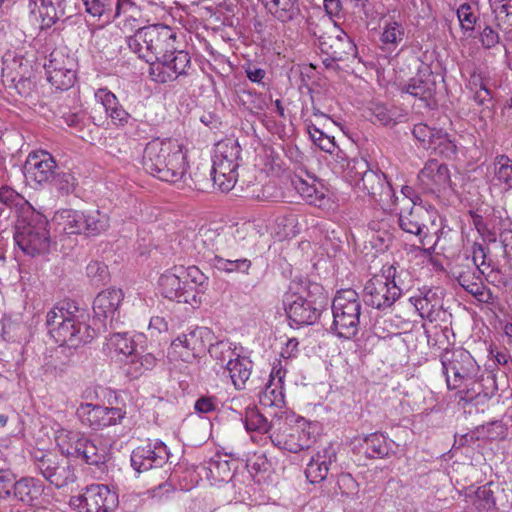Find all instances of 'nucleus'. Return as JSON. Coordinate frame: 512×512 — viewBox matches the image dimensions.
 <instances>
[{
    "label": "nucleus",
    "instance_id": "5701e85b",
    "mask_svg": "<svg viewBox=\"0 0 512 512\" xmlns=\"http://www.w3.org/2000/svg\"><path fill=\"white\" fill-rule=\"evenodd\" d=\"M214 340L215 335L211 329L207 327H194L179 335L172 342V346L175 348L182 346L190 351L192 356L199 357L208 350L211 342Z\"/></svg>",
    "mask_w": 512,
    "mask_h": 512
},
{
    "label": "nucleus",
    "instance_id": "c9c22d12",
    "mask_svg": "<svg viewBox=\"0 0 512 512\" xmlns=\"http://www.w3.org/2000/svg\"><path fill=\"white\" fill-rule=\"evenodd\" d=\"M55 221L66 234H84V212L62 209L55 214Z\"/></svg>",
    "mask_w": 512,
    "mask_h": 512
},
{
    "label": "nucleus",
    "instance_id": "0eeeda50",
    "mask_svg": "<svg viewBox=\"0 0 512 512\" xmlns=\"http://www.w3.org/2000/svg\"><path fill=\"white\" fill-rule=\"evenodd\" d=\"M331 331L339 338H354L362 324V303L354 289L339 290L332 301Z\"/></svg>",
    "mask_w": 512,
    "mask_h": 512
},
{
    "label": "nucleus",
    "instance_id": "f257e3e1",
    "mask_svg": "<svg viewBox=\"0 0 512 512\" xmlns=\"http://www.w3.org/2000/svg\"><path fill=\"white\" fill-rule=\"evenodd\" d=\"M177 33L169 26L153 24L138 28L127 37L129 49L149 63L154 82L167 83L187 74L191 65L188 52L176 46Z\"/></svg>",
    "mask_w": 512,
    "mask_h": 512
},
{
    "label": "nucleus",
    "instance_id": "20e7f679",
    "mask_svg": "<svg viewBox=\"0 0 512 512\" xmlns=\"http://www.w3.org/2000/svg\"><path fill=\"white\" fill-rule=\"evenodd\" d=\"M327 303L323 286L308 280L291 282L283 297V306L292 327L314 324Z\"/></svg>",
    "mask_w": 512,
    "mask_h": 512
},
{
    "label": "nucleus",
    "instance_id": "de8ad7c7",
    "mask_svg": "<svg viewBox=\"0 0 512 512\" xmlns=\"http://www.w3.org/2000/svg\"><path fill=\"white\" fill-rule=\"evenodd\" d=\"M181 273L185 274L187 288H192L193 293H204L208 287V277L205 276L198 267L190 266L185 271L181 268Z\"/></svg>",
    "mask_w": 512,
    "mask_h": 512
},
{
    "label": "nucleus",
    "instance_id": "473e14b6",
    "mask_svg": "<svg viewBox=\"0 0 512 512\" xmlns=\"http://www.w3.org/2000/svg\"><path fill=\"white\" fill-rule=\"evenodd\" d=\"M108 456V449L100 440L85 437L79 456H76V458L81 459L88 465L101 467L105 465Z\"/></svg>",
    "mask_w": 512,
    "mask_h": 512
},
{
    "label": "nucleus",
    "instance_id": "f3484780",
    "mask_svg": "<svg viewBox=\"0 0 512 512\" xmlns=\"http://www.w3.org/2000/svg\"><path fill=\"white\" fill-rule=\"evenodd\" d=\"M437 76L433 74L428 66H423L418 69L417 74L412 77L407 84L402 88L406 92L424 103L427 108H434L437 106L435 98L437 90Z\"/></svg>",
    "mask_w": 512,
    "mask_h": 512
},
{
    "label": "nucleus",
    "instance_id": "9d476101",
    "mask_svg": "<svg viewBox=\"0 0 512 512\" xmlns=\"http://www.w3.org/2000/svg\"><path fill=\"white\" fill-rule=\"evenodd\" d=\"M382 272L383 275L374 276L366 282L362 297L367 306L384 311L400 298L402 289L396 283V268L393 265Z\"/></svg>",
    "mask_w": 512,
    "mask_h": 512
},
{
    "label": "nucleus",
    "instance_id": "bb28decb",
    "mask_svg": "<svg viewBox=\"0 0 512 512\" xmlns=\"http://www.w3.org/2000/svg\"><path fill=\"white\" fill-rule=\"evenodd\" d=\"M159 286L165 298L179 303H191L195 301V293L192 288H187V281H182L178 274L166 272L159 278Z\"/></svg>",
    "mask_w": 512,
    "mask_h": 512
},
{
    "label": "nucleus",
    "instance_id": "e2e57ef3",
    "mask_svg": "<svg viewBox=\"0 0 512 512\" xmlns=\"http://www.w3.org/2000/svg\"><path fill=\"white\" fill-rule=\"evenodd\" d=\"M127 359L125 367L128 376L138 378L145 372L144 367L140 365L139 354L133 352L131 355L127 356Z\"/></svg>",
    "mask_w": 512,
    "mask_h": 512
},
{
    "label": "nucleus",
    "instance_id": "13d9d810",
    "mask_svg": "<svg viewBox=\"0 0 512 512\" xmlns=\"http://www.w3.org/2000/svg\"><path fill=\"white\" fill-rule=\"evenodd\" d=\"M435 131H438V128L430 127L424 123H418L414 125L412 134L425 149L429 150L434 136L436 135Z\"/></svg>",
    "mask_w": 512,
    "mask_h": 512
},
{
    "label": "nucleus",
    "instance_id": "774afa93",
    "mask_svg": "<svg viewBox=\"0 0 512 512\" xmlns=\"http://www.w3.org/2000/svg\"><path fill=\"white\" fill-rule=\"evenodd\" d=\"M197 413L206 414L216 410V398L212 396H201L194 405Z\"/></svg>",
    "mask_w": 512,
    "mask_h": 512
},
{
    "label": "nucleus",
    "instance_id": "1a4fd4ad",
    "mask_svg": "<svg viewBox=\"0 0 512 512\" xmlns=\"http://www.w3.org/2000/svg\"><path fill=\"white\" fill-rule=\"evenodd\" d=\"M447 387L459 389L470 380L478 379L480 366L473 356L463 348L444 350L440 356Z\"/></svg>",
    "mask_w": 512,
    "mask_h": 512
},
{
    "label": "nucleus",
    "instance_id": "7c9ffc66",
    "mask_svg": "<svg viewBox=\"0 0 512 512\" xmlns=\"http://www.w3.org/2000/svg\"><path fill=\"white\" fill-rule=\"evenodd\" d=\"M415 309L423 319L435 322L440 319L445 312L442 309L441 300L435 292L427 290L421 292L419 296L412 297Z\"/></svg>",
    "mask_w": 512,
    "mask_h": 512
},
{
    "label": "nucleus",
    "instance_id": "e433bc0d",
    "mask_svg": "<svg viewBox=\"0 0 512 512\" xmlns=\"http://www.w3.org/2000/svg\"><path fill=\"white\" fill-rule=\"evenodd\" d=\"M30 2L34 4L40 2L41 15L52 24L63 18H68L72 14L68 0H30Z\"/></svg>",
    "mask_w": 512,
    "mask_h": 512
},
{
    "label": "nucleus",
    "instance_id": "864d4df0",
    "mask_svg": "<svg viewBox=\"0 0 512 512\" xmlns=\"http://www.w3.org/2000/svg\"><path fill=\"white\" fill-rule=\"evenodd\" d=\"M49 182L62 194H69L75 188V178L70 172L56 170Z\"/></svg>",
    "mask_w": 512,
    "mask_h": 512
},
{
    "label": "nucleus",
    "instance_id": "69168bd1",
    "mask_svg": "<svg viewBox=\"0 0 512 512\" xmlns=\"http://www.w3.org/2000/svg\"><path fill=\"white\" fill-rule=\"evenodd\" d=\"M371 111L375 121L379 122L381 125L388 126L395 124L390 111L385 106L376 104Z\"/></svg>",
    "mask_w": 512,
    "mask_h": 512
},
{
    "label": "nucleus",
    "instance_id": "4be33fe9",
    "mask_svg": "<svg viewBox=\"0 0 512 512\" xmlns=\"http://www.w3.org/2000/svg\"><path fill=\"white\" fill-rule=\"evenodd\" d=\"M58 169L53 157L46 151L30 153L24 164V175L38 184L49 182Z\"/></svg>",
    "mask_w": 512,
    "mask_h": 512
},
{
    "label": "nucleus",
    "instance_id": "f03ea898",
    "mask_svg": "<svg viewBox=\"0 0 512 512\" xmlns=\"http://www.w3.org/2000/svg\"><path fill=\"white\" fill-rule=\"evenodd\" d=\"M89 317L87 310L69 301H63L47 312L48 333L59 347L44 357L41 367L44 375L57 376L66 371L71 359L64 346L77 348L93 340L95 330L88 324Z\"/></svg>",
    "mask_w": 512,
    "mask_h": 512
},
{
    "label": "nucleus",
    "instance_id": "2f4dec72",
    "mask_svg": "<svg viewBox=\"0 0 512 512\" xmlns=\"http://www.w3.org/2000/svg\"><path fill=\"white\" fill-rule=\"evenodd\" d=\"M54 438L62 454L76 458V456H79V451L81 450L85 436L79 431L69 430L59 426L54 431Z\"/></svg>",
    "mask_w": 512,
    "mask_h": 512
},
{
    "label": "nucleus",
    "instance_id": "bf43d9fd",
    "mask_svg": "<svg viewBox=\"0 0 512 512\" xmlns=\"http://www.w3.org/2000/svg\"><path fill=\"white\" fill-rule=\"evenodd\" d=\"M457 16L463 30L472 31L476 24V17L474 16L471 6L467 3L460 5L457 10Z\"/></svg>",
    "mask_w": 512,
    "mask_h": 512
},
{
    "label": "nucleus",
    "instance_id": "f8f14e48",
    "mask_svg": "<svg viewBox=\"0 0 512 512\" xmlns=\"http://www.w3.org/2000/svg\"><path fill=\"white\" fill-rule=\"evenodd\" d=\"M35 455V466L39 473L56 488H63L77 479L74 466L53 454L39 452Z\"/></svg>",
    "mask_w": 512,
    "mask_h": 512
},
{
    "label": "nucleus",
    "instance_id": "393cba45",
    "mask_svg": "<svg viewBox=\"0 0 512 512\" xmlns=\"http://www.w3.org/2000/svg\"><path fill=\"white\" fill-rule=\"evenodd\" d=\"M379 41L383 50H395L406 38L404 23L395 15L383 14L379 19Z\"/></svg>",
    "mask_w": 512,
    "mask_h": 512
},
{
    "label": "nucleus",
    "instance_id": "338daca9",
    "mask_svg": "<svg viewBox=\"0 0 512 512\" xmlns=\"http://www.w3.org/2000/svg\"><path fill=\"white\" fill-rule=\"evenodd\" d=\"M476 498L479 501L478 507L482 509H491L495 506L493 492L490 488L483 486L476 491Z\"/></svg>",
    "mask_w": 512,
    "mask_h": 512
},
{
    "label": "nucleus",
    "instance_id": "5fc2aeb1",
    "mask_svg": "<svg viewBox=\"0 0 512 512\" xmlns=\"http://www.w3.org/2000/svg\"><path fill=\"white\" fill-rule=\"evenodd\" d=\"M308 133L312 141L323 151L332 153L336 145L334 138L326 135L314 124L308 125Z\"/></svg>",
    "mask_w": 512,
    "mask_h": 512
},
{
    "label": "nucleus",
    "instance_id": "ddd939ff",
    "mask_svg": "<svg viewBox=\"0 0 512 512\" xmlns=\"http://www.w3.org/2000/svg\"><path fill=\"white\" fill-rule=\"evenodd\" d=\"M273 425L274 430L270 433V439L279 449L298 453L310 447L312 438L309 431L282 418H276Z\"/></svg>",
    "mask_w": 512,
    "mask_h": 512
},
{
    "label": "nucleus",
    "instance_id": "680f3d73",
    "mask_svg": "<svg viewBox=\"0 0 512 512\" xmlns=\"http://www.w3.org/2000/svg\"><path fill=\"white\" fill-rule=\"evenodd\" d=\"M478 27L481 29L479 32V40L484 48L490 49L499 43V34L491 26L485 25L482 28L481 25H479Z\"/></svg>",
    "mask_w": 512,
    "mask_h": 512
},
{
    "label": "nucleus",
    "instance_id": "3c124183",
    "mask_svg": "<svg viewBox=\"0 0 512 512\" xmlns=\"http://www.w3.org/2000/svg\"><path fill=\"white\" fill-rule=\"evenodd\" d=\"M47 80L58 90H68L76 81V69L58 70L47 76Z\"/></svg>",
    "mask_w": 512,
    "mask_h": 512
},
{
    "label": "nucleus",
    "instance_id": "dca6fc26",
    "mask_svg": "<svg viewBox=\"0 0 512 512\" xmlns=\"http://www.w3.org/2000/svg\"><path fill=\"white\" fill-rule=\"evenodd\" d=\"M123 298L121 289H108L98 293L93 302L95 319L102 322L105 328L109 320L110 329H117L120 323L119 308Z\"/></svg>",
    "mask_w": 512,
    "mask_h": 512
},
{
    "label": "nucleus",
    "instance_id": "6ab92c4d",
    "mask_svg": "<svg viewBox=\"0 0 512 512\" xmlns=\"http://www.w3.org/2000/svg\"><path fill=\"white\" fill-rule=\"evenodd\" d=\"M169 451L162 441L153 445L137 447L131 454V466L139 473L152 468L162 467L169 460Z\"/></svg>",
    "mask_w": 512,
    "mask_h": 512
},
{
    "label": "nucleus",
    "instance_id": "37998d69",
    "mask_svg": "<svg viewBox=\"0 0 512 512\" xmlns=\"http://www.w3.org/2000/svg\"><path fill=\"white\" fill-rule=\"evenodd\" d=\"M84 235L98 236L109 228V216L100 210L84 212Z\"/></svg>",
    "mask_w": 512,
    "mask_h": 512
},
{
    "label": "nucleus",
    "instance_id": "aec40b11",
    "mask_svg": "<svg viewBox=\"0 0 512 512\" xmlns=\"http://www.w3.org/2000/svg\"><path fill=\"white\" fill-rule=\"evenodd\" d=\"M418 179L427 193H436L451 187L449 169L436 159L428 160L419 172Z\"/></svg>",
    "mask_w": 512,
    "mask_h": 512
},
{
    "label": "nucleus",
    "instance_id": "052dcab7",
    "mask_svg": "<svg viewBox=\"0 0 512 512\" xmlns=\"http://www.w3.org/2000/svg\"><path fill=\"white\" fill-rule=\"evenodd\" d=\"M86 273L92 281L96 283H103L108 276V269L104 263L93 261L86 267Z\"/></svg>",
    "mask_w": 512,
    "mask_h": 512
},
{
    "label": "nucleus",
    "instance_id": "39448f33",
    "mask_svg": "<svg viewBox=\"0 0 512 512\" xmlns=\"http://www.w3.org/2000/svg\"><path fill=\"white\" fill-rule=\"evenodd\" d=\"M308 34L318 41L322 54L332 56L341 62L357 57L358 51L351 37L330 19L323 17L318 21L307 19Z\"/></svg>",
    "mask_w": 512,
    "mask_h": 512
},
{
    "label": "nucleus",
    "instance_id": "79ce46f5",
    "mask_svg": "<svg viewBox=\"0 0 512 512\" xmlns=\"http://www.w3.org/2000/svg\"><path fill=\"white\" fill-rule=\"evenodd\" d=\"M435 133L436 135L429 150L447 159L454 158L458 150L454 139L443 129H438Z\"/></svg>",
    "mask_w": 512,
    "mask_h": 512
},
{
    "label": "nucleus",
    "instance_id": "7ed1b4c3",
    "mask_svg": "<svg viewBox=\"0 0 512 512\" xmlns=\"http://www.w3.org/2000/svg\"><path fill=\"white\" fill-rule=\"evenodd\" d=\"M144 170L161 181H187L186 153L175 140L154 139L147 143L142 157Z\"/></svg>",
    "mask_w": 512,
    "mask_h": 512
},
{
    "label": "nucleus",
    "instance_id": "423d86ee",
    "mask_svg": "<svg viewBox=\"0 0 512 512\" xmlns=\"http://www.w3.org/2000/svg\"><path fill=\"white\" fill-rule=\"evenodd\" d=\"M48 225L47 218L35 210L18 215L14 233L16 244L32 257L48 253L51 245Z\"/></svg>",
    "mask_w": 512,
    "mask_h": 512
},
{
    "label": "nucleus",
    "instance_id": "a18cd8bd",
    "mask_svg": "<svg viewBox=\"0 0 512 512\" xmlns=\"http://www.w3.org/2000/svg\"><path fill=\"white\" fill-rule=\"evenodd\" d=\"M106 340L107 348L117 354L127 357L135 352L134 341L128 336L127 332H114Z\"/></svg>",
    "mask_w": 512,
    "mask_h": 512
},
{
    "label": "nucleus",
    "instance_id": "72a5a7b5",
    "mask_svg": "<svg viewBox=\"0 0 512 512\" xmlns=\"http://www.w3.org/2000/svg\"><path fill=\"white\" fill-rule=\"evenodd\" d=\"M43 492V486L39 480L34 478H21L18 481L12 480V495L19 501L31 505Z\"/></svg>",
    "mask_w": 512,
    "mask_h": 512
},
{
    "label": "nucleus",
    "instance_id": "c03bdc74",
    "mask_svg": "<svg viewBox=\"0 0 512 512\" xmlns=\"http://www.w3.org/2000/svg\"><path fill=\"white\" fill-rule=\"evenodd\" d=\"M0 202L10 209L14 208L19 215L29 213V210H34L23 196L8 186L0 188Z\"/></svg>",
    "mask_w": 512,
    "mask_h": 512
},
{
    "label": "nucleus",
    "instance_id": "c85d7f7f",
    "mask_svg": "<svg viewBox=\"0 0 512 512\" xmlns=\"http://www.w3.org/2000/svg\"><path fill=\"white\" fill-rule=\"evenodd\" d=\"M468 387L458 390L456 397L459 402L480 404L490 399L495 390H497L496 382L493 378H482L470 380Z\"/></svg>",
    "mask_w": 512,
    "mask_h": 512
},
{
    "label": "nucleus",
    "instance_id": "9b49d317",
    "mask_svg": "<svg viewBox=\"0 0 512 512\" xmlns=\"http://www.w3.org/2000/svg\"><path fill=\"white\" fill-rule=\"evenodd\" d=\"M351 169L355 170L356 185L366 191L376 202L381 205L395 203V192L384 173L370 169L365 160L354 161Z\"/></svg>",
    "mask_w": 512,
    "mask_h": 512
},
{
    "label": "nucleus",
    "instance_id": "4c0bfd02",
    "mask_svg": "<svg viewBox=\"0 0 512 512\" xmlns=\"http://www.w3.org/2000/svg\"><path fill=\"white\" fill-rule=\"evenodd\" d=\"M362 448L367 458L382 459L388 457L392 447L381 433H372L363 439Z\"/></svg>",
    "mask_w": 512,
    "mask_h": 512
},
{
    "label": "nucleus",
    "instance_id": "4468645a",
    "mask_svg": "<svg viewBox=\"0 0 512 512\" xmlns=\"http://www.w3.org/2000/svg\"><path fill=\"white\" fill-rule=\"evenodd\" d=\"M76 415L84 426L99 431L121 423L126 416V411L117 407L81 403L76 410Z\"/></svg>",
    "mask_w": 512,
    "mask_h": 512
},
{
    "label": "nucleus",
    "instance_id": "412c9836",
    "mask_svg": "<svg viewBox=\"0 0 512 512\" xmlns=\"http://www.w3.org/2000/svg\"><path fill=\"white\" fill-rule=\"evenodd\" d=\"M229 231L218 232L213 229H201L194 239V249L197 254L212 266L217 262L222 246L227 242Z\"/></svg>",
    "mask_w": 512,
    "mask_h": 512
},
{
    "label": "nucleus",
    "instance_id": "b1692460",
    "mask_svg": "<svg viewBox=\"0 0 512 512\" xmlns=\"http://www.w3.org/2000/svg\"><path fill=\"white\" fill-rule=\"evenodd\" d=\"M434 214L421 205H414L407 213L400 214L399 226L403 231L422 239L430 232L428 223L433 222Z\"/></svg>",
    "mask_w": 512,
    "mask_h": 512
},
{
    "label": "nucleus",
    "instance_id": "603ef678",
    "mask_svg": "<svg viewBox=\"0 0 512 512\" xmlns=\"http://www.w3.org/2000/svg\"><path fill=\"white\" fill-rule=\"evenodd\" d=\"M232 344L228 341H216L215 343L212 341L208 352L210 356L217 361L225 362L227 360L230 361V359H234L236 355H238L234 349H232Z\"/></svg>",
    "mask_w": 512,
    "mask_h": 512
},
{
    "label": "nucleus",
    "instance_id": "2eb2a0df",
    "mask_svg": "<svg viewBox=\"0 0 512 512\" xmlns=\"http://www.w3.org/2000/svg\"><path fill=\"white\" fill-rule=\"evenodd\" d=\"M117 502V495L104 484L87 486L83 493L71 499V503L80 512H109L116 507Z\"/></svg>",
    "mask_w": 512,
    "mask_h": 512
},
{
    "label": "nucleus",
    "instance_id": "0e129e2a",
    "mask_svg": "<svg viewBox=\"0 0 512 512\" xmlns=\"http://www.w3.org/2000/svg\"><path fill=\"white\" fill-rule=\"evenodd\" d=\"M284 374L285 373L282 372L281 369H278L275 373H274V371H272L270 374L271 379H270L269 384L266 386V390H265V396H267L268 394H271L274 396V399L270 400V404H273L277 398V395H275V393L278 388L282 387Z\"/></svg>",
    "mask_w": 512,
    "mask_h": 512
},
{
    "label": "nucleus",
    "instance_id": "6e6d98bb",
    "mask_svg": "<svg viewBox=\"0 0 512 512\" xmlns=\"http://www.w3.org/2000/svg\"><path fill=\"white\" fill-rule=\"evenodd\" d=\"M296 189L302 198L310 205H317L324 198V194L316 188L314 184H309L304 180H299Z\"/></svg>",
    "mask_w": 512,
    "mask_h": 512
},
{
    "label": "nucleus",
    "instance_id": "a211bd4d",
    "mask_svg": "<svg viewBox=\"0 0 512 512\" xmlns=\"http://www.w3.org/2000/svg\"><path fill=\"white\" fill-rule=\"evenodd\" d=\"M227 242L223 244L222 252H219L217 262L213 267L226 273H248L251 261L240 253V243L233 232L228 233Z\"/></svg>",
    "mask_w": 512,
    "mask_h": 512
},
{
    "label": "nucleus",
    "instance_id": "6e6552de",
    "mask_svg": "<svg viewBox=\"0 0 512 512\" xmlns=\"http://www.w3.org/2000/svg\"><path fill=\"white\" fill-rule=\"evenodd\" d=\"M240 152V145L233 139L215 145L211 175L214 185L222 192L230 191L237 182Z\"/></svg>",
    "mask_w": 512,
    "mask_h": 512
},
{
    "label": "nucleus",
    "instance_id": "c756f323",
    "mask_svg": "<svg viewBox=\"0 0 512 512\" xmlns=\"http://www.w3.org/2000/svg\"><path fill=\"white\" fill-rule=\"evenodd\" d=\"M473 268H477L492 284H505L506 280L501 271L494 265L488 255V248L481 243H474L472 246Z\"/></svg>",
    "mask_w": 512,
    "mask_h": 512
},
{
    "label": "nucleus",
    "instance_id": "8fccbe9b",
    "mask_svg": "<svg viewBox=\"0 0 512 512\" xmlns=\"http://www.w3.org/2000/svg\"><path fill=\"white\" fill-rule=\"evenodd\" d=\"M207 470L209 472V477L216 482H225L231 477L230 463L227 460H222L220 458L211 459L208 462Z\"/></svg>",
    "mask_w": 512,
    "mask_h": 512
},
{
    "label": "nucleus",
    "instance_id": "a878e982",
    "mask_svg": "<svg viewBox=\"0 0 512 512\" xmlns=\"http://www.w3.org/2000/svg\"><path fill=\"white\" fill-rule=\"evenodd\" d=\"M336 451L328 445L314 454L305 469V475L311 483H320L328 475L330 466L336 462Z\"/></svg>",
    "mask_w": 512,
    "mask_h": 512
},
{
    "label": "nucleus",
    "instance_id": "4d7b16f0",
    "mask_svg": "<svg viewBox=\"0 0 512 512\" xmlns=\"http://www.w3.org/2000/svg\"><path fill=\"white\" fill-rule=\"evenodd\" d=\"M86 12L94 17L108 16L113 13V0H83Z\"/></svg>",
    "mask_w": 512,
    "mask_h": 512
},
{
    "label": "nucleus",
    "instance_id": "f704fd0d",
    "mask_svg": "<svg viewBox=\"0 0 512 512\" xmlns=\"http://www.w3.org/2000/svg\"><path fill=\"white\" fill-rule=\"evenodd\" d=\"M252 367V362L246 357H241L239 354L227 362L226 369L236 389H244L251 375Z\"/></svg>",
    "mask_w": 512,
    "mask_h": 512
},
{
    "label": "nucleus",
    "instance_id": "ea45409f",
    "mask_svg": "<svg viewBox=\"0 0 512 512\" xmlns=\"http://www.w3.org/2000/svg\"><path fill=\"white\" fill-rule=\"evenodd\" d=\"M47 76L54 74V71L71 70L77 68L76 59L70 56L66 48H56L50 55L48 62L44 64Z\"/></svg>",
    "mask_w": 512,
    "mask_h": 512
},
{
    "label": "nucleus",
    "instance_id": "09e8293b",
    "mask_svg": "<svg viewBox=\"0 0 512 512\" xmlns=\"http://www.w3.org/2000/svg\"><path fill=\"white\" fill-rule=\"evenodd\" d=\"M494 174L500 183L512 188V160L508 156L499 155L495 158Z\"/></svg>",
    "mask_w": 512,
    "mask_h": 512
},
{
    "label": "nucleus",
    "instance_id": "58836bf2",
    "mask_svg": "<svg viewBox=\"0 0 512 512\" xmlns=\"http://www.w3.org/2000/svg\"><path fill=\"white\" fill-rule=\"evenodd\" d=\"M2 64V82L5 86L11 87L18 75L23 73V57L14 51L8 50L2 56Z\"/></svg>",
    "mask_w": 512,
    "mask_h": 512
},
{
    "label": "nucleus",
    "instance_id": "cd10ccee",
    "mask_svg": "<svg viewBox=\"0 0 512 512\" xmlns=\"http://www.w3.org/2000/svg\"><path fill=\"white\" fill-rule=\"evenodd\" d=\"M484 276L477 268H467L459 271L456 279L461 287L473 295L479 302L493 303L494 297L482 281Z\"/></svg>",
    "mask_w": 512,
    "mask_h": 512
},
{
    "label": "nucleus",
    "instance_id": "a19ab883",
    "mask_svg": "<svg viewBox=\"0 0 512 512\" xmlns=\"http://www.w3.org/2000/svg\"><path fill=\"white\" fill-rule=\"evenodd\" d=\"M275 420L276 418L268 421L258 408L253 406L246 409L244 423L247 431L267 433L274 430L273 422Z\"/></svg>",
    "mask_w": 512,
    "mask_h": 512
},
{
    "label": "nucleus",
    "instance_id": "49530a36",
    "mask_svg": "<svg viewBox=\"0 0 512 512\" xmlns=\"http://www.w3.org/2000/svg\"><path fill=\"white\" fill-rule=\"evenodd\" d=\"M496 1L502 3L499 7L494 9L498 26L505 33L506 38L512 40V0Z\"/></svg>",
    "mask_w": 512,
    "mask_h": 512
}]
</instances>
